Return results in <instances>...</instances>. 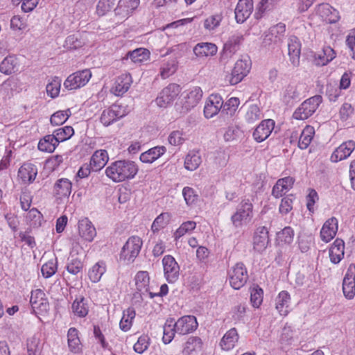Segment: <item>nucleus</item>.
<instances>
[{
    "label": "nucleus",
    "mask_w": 355,
    "mask_h": 355,
    "mask_svg": "<svg viewBox=\"0 0 355 355\" xmlns=\"http://www.w3.org/2000/svg\"><path fill=\"white\" fill-rule=\"evenodd\" d=\"M288 51L290 61L294 67H297L300 64L301 53V43L299 39L295 36H291L288 41Z\"/></svg>",
    "instance_id": "nucleus-28"
},
{
    "label": "nucleus",
    "mask_w": 355,
    "mask_h": 355,
    "mask_svg": "<svg viewBox=\"0 0 355 355\" xmlns=\"http://www.w3.org/2000/svg\"><path fill=\"white\" fill-rule=\"evenodd\" d=\"M275 307L280 315H286L291 311V296L287 291H281L275 300Z\"/></svg>",
    "instance_id": "nucleus-34"
},
{
    "label": "nucleus",
    "mask_w": 355,
    "mask_h": 355,
    "mask_svg": "<svg viewBox=\"0 0 355 355\" xmlns=\"http://www.w3.org/2000/svg\"><path fill=\"white\" fill-rule=\"evenodd\" d=\"M251 67L252 62L248 56H243L235 62L230 76V85H235L241 83L250 73Z\"/></svg>",
    "instance_id": "nucleus-4"
},
{
    "label": "nucleus",
    "mask_w": 355,
    "mask_h": 355,
    "mask_svg": "<svg viewBox=\"0 0 355 355\" xmlns=\"http://www.w3.org/2000/svg\"><path fill=\"white\" fill-rule=\"evenodd\" d=\"M78 232L80 237L87 242H92L96 236V228L87 218L78 220Z\"/></svg>",
    "instance_id": "nucleus-22"
},
{
    "label": "nucleus",
    "mask_w": 355,
    "mask_h": 355,
    "mask_svg": "<svg viewBox=\"0 0 355 355\" xmlns=\"http://www.w3.org/2000/svg\"><path fill=\"white\" fill-rule=\"evenodd\" d=\"M135 281L137 290L141 295H149L150 298L155 296L156 294L150 291V277L147 271H139L135 277Z\"/></svg>",
    "instance_id": "nucleus-21"
},
{
    "label": "nucleus",
    "mask_w": 355,
    "mask_h": 355,
    "mask_svg": "<svg viewBox=\"0 0 355 355\" xmlns=\"http://www.w3.org/2000/svg\"><path fill=\"white\" fill-rule=\"evenodd\" d=\"M58 143L53 134L46 135L40 139L37 145L39 150L44 153H51L54 152Z\"/></svg>",
    "instance_id": "nucleus-43"
},
{
    "label": "nucleus",
    "mask_w": 355,
    "mask_h": 355,
    "mask_svg": "<svg viewBox=\"0 0 355 355\" xmlns=\"http://www.w3.org/2000/svg\"><path fill=\"white\" fill-rule=\"evenodd\" d=\"M42 344L40 339L33 336L27 340V350L28 355H41Z\"/></svg>",
    "instance_id": "nucleus-57"
},
{
    "label": "nucleus",
    "mask_w": 355,
    "mask_h": 355,
    "mask_svg": "<svg viewBox=\"0 0 355 355\" xmlns=\"http://www.w3.org/2000/svg\"><path fill=\"white\" fill-rule=\"evenodd\" d=\"M175 327L176 333L184 336L195 331L198 327V323L195 316L187 315L180 317L175 322Z\"/></svg>",
    "instance_id": "nucleus-13"
},
{
    "label": "nucleus",
    "mask_w": 355,
    "mask_h": 355,
    "mask_svg": "<svg viewBox=\"0 0 355 355\" xmlns=\"http://www.w3.org/2000/svg\"><path fill=\"white\" fill-rule=\"evenodd\" d=\"M105 272L106 264L104 261H100L89 269L88 277L92 282L97 283L101 280Z\"/></svg>",
    "instance_id": "nucleus-46"
},
{
    "label": "nucleus",
    "mask_w": 355,
    "mask_h": 355,
    "mask_svg": "<svg viewBox=\"0 0 355 355\" xmlns=\"http://www.w3.org/2000/svg\"><path fill=\"white\" fill-rule=\"evenodd\" d=\"M294 182L295 179L290 176L278 180L273 186L272 195L276 198L282 197L293 187Z\"/></svg>",
    "instance_id": "nucleus-30"
},
{
    "label": "nucleus",
    "mask_w": 355,
    "mask_h": 355,
    "mask_svg": "<svg viewBox=\"0 0 355 355\" xmlns=\"http://www.w3.org/2000/svg\"><path fill=\"white\" fill-rule=\"evenodd\" d=\"M30 302L35 314L44 315L49 310V304L46 294L41 289H36L31 292Z\"/></svg>",
    "instance_id": "nucleus-10"
},
{
    "label": "nucleus",
    "mask_w": 355,
    "mask_h": 355,
    "mask_svg": "<svg viewBox=\"0 0 355 355\" xmlns=\"http://www.w3.org/2000/svg\"><path fill=\"white\" fill-rule=\"evenodd\" d=\"M338 230V220L336 217L327 219L323 224L320 237L324 243L330 242L336 235Z\"/></svg>",
    "instance_id": "nucleus-18"
},
{
    "label": "nucleus",
    "mask_w": 355,
    "mask_h": 355,
    "mask_svg": "<svg viewBox=\"0 0 355 355\" xmlns=\"http://www.w3.org/2000/svg\"><path fill=\"white\" fill-rule=\"evenodd\" d=\"M343 291L345 297L352 300L355 296V265L350 264L343 282Z\"/></svg>",
    "instance_id": "nucleus-16"
},
{
    "label": "nucleus",
    "mask_w": 355,
    "mask_h": 355,
    "mask_svg": "<svg viewBox=\"0 0 355 355\" xmlns=\"http://www.w3.org/2000/svg\"><path fill=\"white\" fill-rule=\"evenodd\" d=\"M202 163L200 153L198 150H190L184 158V166L189 171H196Z\"/></svg>",
    "instance_id": "nucleus-40"
},
{
    "label": "nucleus",
    "mask_w": 355,
    "mask_h": 355,
    "mask_svg": "<svg viewBox=\"0 0 355 355\" xmlns=\"http://www.w3.org/2000/svg\"><path fill=\"white\" fill-rule=\"evenodd\" d=\"M355 150V141L349 139L336 148L330 156L331 162L337 163L347 159Z\"/></svg>",
    "instance_id": "nucleus-14"
},
{
    "label": "nucleus",
    "mask_w": 355,
    "mask_h": 355,
    "mask_svg": "<svg viewBox=\"0 0 355 355\" xmlns=\"http://www.w3.org/2000/svg\"><path fill=\"white\" fill-rule=\"evenodd\" d=\"M176 333V327H175V321L173 318L166 320L163 327L162 340L164 344L170 343L174 338Z\"/></svg>",
    "instance_id": "nucleus-51"
},
{
    "label": "nucleus",
    "mask_w": 355,
    "mask_h": 355,
    "mask_svg": "<svg viewBox=\"0 0 355 355\" xmlns=\"http://www.w3.org/2000/svg\"><path fill=\"white\" fill-rule=\"evenodd\" d=\"M72 183L67 178L58 180L53 187V195L58 199L68 198L71 193Z\"/></svg>",
    "instance_id": "nucleus-29"
},
{
    "label": "nucleus",
    "mask_w": 355,
    "mask_h": 355,
    "mask_svg": "<svg viewBox=\"0 0 355 355\" xmlns=\"http://www.w3.org/2000/svg\"><path fill=\"white\" fill-rule=\"evenodd\" d=\"M275 128V121L272 119L263 120L255 128L253 138L257 142L266 140L271 134Z\"/></svg>",
    "instance_id": "nucleus-23"
},
{
    "label": "nucleus",
    "mask_w": 355,
    "mask_h": 355,
    "mask_svg": "<svg viewBox=\"0 0 355 355\" xmlns=\"http://www.w3.org/2000/svg\"><path fill=\"white\" fill-rule=\"evenodd\" d=\"M263 291L257 285L250 288V301L252 306L255 308L260 306L263 302Z\"/></svg>",
    "instance_id": "nucleus-60"
},
{
    "label": "nucleus",
    "mask_w": 355,
    "mask_h": 355,
    "mask_svg": "<svg viewBox=\"0 0 355 355\" xmlns=\"http://www.w3.org/2000/svg\"><path fill=\"white\" fill-rule=\"evenodd\" d=\"M253 218V205L249 200L241 202L236 212L232 216L231 221L235 227H241L248 224Z\"/></svg>",
    "instance_id": "nucleus-3"
},
{
    "label": "nucleus",
    "mask_w": 355,
    "mask_h": 355,
    "mask_svg": "<svg viewBox=\"0 0 355 355\" xmlns=\"http://www.w3.org/2000/svg\"><path fill=\"white\" fill-rule=\"evenodd\" d=\"M62 80L59 77H53L46 85V90L48 96L54 98L57 97L60 91Z\"/></svg>",
    "instance_id": "nucleus-58"
},
{
    "label": "nucleus",
    "mask_w": 355,
    "mask_h": 355,
    "mask_svg": "<svg viewBox=\"0 0 355 355\" xmlns=\"http://www.w3.org/2000/svg\"><path fill=\"white\" fill-rule=\"evenodd\" d=\"M336 56L334 50L330 46H324L322 50L314 55V63L317 66H325Z\"/></svg>",
    "instance_id": "nucleus-37"
},
{
    "label": "nucleus",
    "mask_w": 355,
    "mask_h": 355,
    "mask_svg": "<svg viewBox=\"0 0 355 355\" xmlns=\"http://www.w3.org/2000/svg\"><path fill=\"white\" fill-rule=\"evenodd\" d=\"M253 10L252 0H239L235 8V19L238 23H243Z\"/></svg>",
    "instance_id": "nucleus-25"
},
{
    "label": "nucleus",
    "mask_w": 355,
    "mask_h": 355,
    "mask_svg": "<svg viewBox=\"0 0 355 355\" xmlns=\"http://www.w3.org/2000/svg\"><path fill=\"white\" fill-rule=\"evenodd\" d=\"M143 245L141 239L138 236H130L123 246L119 259L125 263H132L139 255Z\"/></svg>",
    "instance_id": "nucleus-2"
},
{
    "label": "nucleus",
    "mask_w": 355,
    "mask_h": 355,
    "mask_svg": "<svg viewBox=\"0 0 355 355\" xmlns=\"http://www.w3.org/2000/svg\"><path fill=\"white\" fill-rule=\"evenodd\" d=\"M135 315L136 312L133 308L129 307L124 310L119 323L120 329L125 332L129 331L132 326Z\"/></svg>",
    "instance_id": "nucleus-47"
},
{
    "label": "nucleus",
    "mask_w": 355,
    "mask_h": 355,
    "mask_svg": "<svg viewBox=\"0 0 355 355\" xmlns=\"http://www.w3.org/2000/svg\"><path fill=\"white\" fill-rule=\"evenodd\" d=\"M263 116L262 112L257 105H250L246 110L244 118L247 123H253Z\"/></svg>",
    "instance_id": "nucleus-54"
},
{
    "label": "nucleus",
    "mask_w": 355,
    "mask_h": 355,
    "mask_svg": "<svg viewBox=\"0 0 355 355\" xmlns=\"http://www.w3.org/2000/svg\"><path fill=\"white\" fill-rule=\"evenodd\" d=\"M202 94L199 87H193L184 91L180 100L182 106L180 112L184 114L195 107L200 101Z\"/></svg>",
    "instance_id": "nucleus-5"
},
{
    "label": "nucleus",
    "mask_w": 355,
    "mask_h": 355,
    "mask_svg": "<svg viewBox=\"0 0 355 355\" xmlns=\"http://www.w3.org/2000/svg\"><path fill=\"white\" fill-rule=\"evenodd\" d=\"M57 259H52L43 264L41 271L42 275L45 278H49L52 277L57 271Z\"/></svg>",
    "instance_id": "nucleus-63"
},
{
    "label": "nucleus",
    "mask_w": 355,
    "mask_h": 355,
    "mask_svg": "<svg viewBox=\"0 0 355 355\" xmlns=\"http://www.w3.org/2000/svg\"><path fill=\"white\" fill-rule=\"evenodd\" d=\"M344 241L340 239H336L329 250L330 261L334 264L338 263L344 257Z\"/></svg>",
    "instance_id": "nucleus-33"
},
{
    "label": "nucleus",
    "mask_w": 355,
    "mask_h": 355,
    "mask_svg": "<svg viewBox=\"0 0 355 355\" xmlns=\"http://www.w3.org/2000/svg\"><path fill=\"white\" fill-rule=\"evenodd\" d=\"M185 140V133L182 130H173L168 137V143L174 146L182 145Z\"/></svg>",
    "instance_id": "nucleus-62"
},
{
    "label": "nucleus",
    "mask_w": 355,
    "mask_h": 355,
    "mask_svg": "<svg viewBox=\"0 0 355 355\" xmlns=\"http://www.w3.org/2000/svg\"><path fill=\"white\" fill-rule=\"evenodd\" d=\"M217 51L216 45L210 42L198 43L193 48L194 54L199 58L214 56Z\"/></svg>",
    "instance_id": "nucleus-38"
},
{
    "label": "nucleus",
    "mask_w": 355,
    "mask_h": 355,
    "mask_svg": "<svg viewBox=\"0 0 355 355\" xmlns=\"http://www.w3.org/2000/svg\"><path fill=\"white\" fill-rule=\"evenodd\" d=\"M139 0H119L114 10L115 15L121 19L128 17L139 6Z\"/></svg>",
    "instance_id": "nucleus-26"
},
{
    "label": "nucleus",
    "mask_w": 355,
    "mask_h": 355,
    "mask_svg": "<svg viewBox=\"0 0 355 355\" xmlns=\"http://www.w3.org/2000/svg\"><path fill=\"white\" fill-rule=\"evenodd\" d=\"M196 227V223L193 220H187L182 223L173 234L175 241L179 240L187 234H191Z\"/></svg>",
    "instance_id": "nucleus-52"
},
{
    "label": "nucleus",
    "mask_w": 355,
    "mask_h": 355,
    "mask_svg": "<svg viewBox=\"0 0 355 355\" xmlns=\"http://www.w3.org/2000/svg\"><path fill=\"white\" fill-rule=\"evenodd\" d=\"M108 160L107 152L105 150H98L92 155L89 165L92 171H99L106 165Z\"/></svg>",
    "instance_id": "nucleus-32"
},
{
    "label": "nucleus",
    "mask_w": 355,
    "mask_h": 355,
    "mask_svg": "<svg viewBox=\"0 0 355 355\" xmlns=\"http://www.w3.org/2000/svg\"><path fill=\"white\" fill-rule=\"evenodd\" d=\"M178 62L175 57L165 59L159 69V75L163 79H166L172 76L178 69Z\"/></svg>",
    "instance_id": "nucleus-39"
},
{
    "label": "nucleus",
    "mask_w": 355,
    "mask_h": 355,
    "mask_svg": "<svg viewBox=\"0 0 355 355\" xmlns=\"http://www.w3.org/2000/svg\"><path fill=\"white\" fill-rule=\"evenodd\" d=\"M293 238L294 231L291 227H286L277 234V242L280 245L291 243Z\"/></svg>",
    "instance_id": "nucleus-55"
},
{
    "label": "nucleus",
    "mask_w": 355,
    "mask_h": 355,
    "mask_svg": "<svg viewBox=\"0 0 355 355\" xmlns=\"http://www.w3.org/2000/svg\"><path fill=\"white\" fill-rule=\"evenodd\" d=\"M164 274L168 283L175 282L180 276V266L171 255H166L162 259Z\"/></svg>",
    "instance_id": "nucleus-12"
},
{
    "label": "nucleus",
    "mask_w": 355,
    "mask_h": 355,
    "mask_svg": "<svg viewBox=\"0 0 355 355\" xmlns=\"http://www.w3.org/2000/svg\"><path fill=\"white\" fill-rule=\"evenodd\" d=\"M180 92V87L177 84H169L164 87L155 99L156 104L159 107H166L175 99Z\"/></svg>",
    "instance_id": "nucleus-11"
},
{
    "label": "nucleus",
    "mask_w": 355,
    "mask_h": 355,
    "mask_svg": "<svg viewBox=\"0 0 355 355\" xmlns=\"http://www.w3.org/2000/svg\"><path fill=\"white\" fill-rule=\"evenodd\" d=\"M150 51L144 48H138L134 51H129L126 58H130L134 63H141L150 59Z\"/></svg>",
    "instance_id": "nucleus-48"
},
{
    "label": "nucleus",
    "mask_w": 355,
    "mask_h": 355,
    "mask_svg": "<svg viewBox=\"0 0 355 355\" xmlns=\"http://www.w3.org/2000/svg\"><path fill=\"white\" fill-rule=\"evenodd\" d=\"M269 242L268 230L265 227H258L253 236V250L261 254L267 248Z\"/></svg>",
    "instance_id": "nucleus-19"
},
{
    "label": "nucleus",
    "mask_w": 355,
    "mask_h": 355,
    "mask_svg": "<svg viewBox=\"0 0 355 355\" xmlns=\"http://www.w3.org/2000/svg\"><path fill=\"white\" fill-rule=\"evenodd\" d=\"M223 105V100L220 95L216 94L209 95L204 107L205 116L207 119L214 117L219 112Z\"/></svg>",
    "instance_id": "nucleus-17"
},
{
    "label": "nucleus",
    "mask_w": 355,
    "mask_h": 355,
    "mask_svg": "<svg viewBox=\"0 0 355 355\" xmlns=\"http://www.w3.org/2000/svg\"><path fill=\"white\" fill-rule=\"evenodd\" d=\"M278 1L279 0H261L257 8V18L261 17L265 12L272 9Z\"/></svg>",
    "instance_id": "nucleus-64"
},
{
    "label": "nucleus",
    "mask_w": 355,
    "mask_h": 355,
    "mask_svg": "<svg viewBox=\"0 0 355 355\" xmlns=\"http://www.w3.org/2000/svg\"><path fill=\"white\" fill-rule=\"evenodd\" d=\"M67 341L69 350L73 353H78L81 351L82 345L79 338L78 331L71 327L67 332Z\"/></svg>",
    "instance_id": "nucleus-42"
},
{
    "label": "nucleus",
    "mask_w": 355,
    "mask_h": 355,
    "mask_svg": "<svg viewBox=\"0 0 355 355\" xmlns=\"http://www.w3.org/2000/svg\"><path fill=\"white\" fill-rule=\"evenodd\" d=\"M52 134L59 144L69 139L74 135V130L71 126L66 125L55 130Z\"/></svg>",
    "instance_id": "nucleus-53"
},
{
    "label": "nucleus",
    "mask_w": 355,
    "mask_h": 355,
    "mask_svg": "<svg viewBox=\"0 0 355 355\" xmlns=\"http://www.w3.org/2000/svg\"><path fill=\"white\" fill-rule=\"evenodd\" d=\"M316 14L327 23L333 24L338 21V12L328 3H322L318 6Z\"/></svg>",
    "instance_id": "nucleus-24"
},
{
    "label": "nucleus",
    "mask_w": 355,
    "mask_h": 355,
    "mask_svg": "<svg viewBox=\"0 0 355 355\" xmlns=\"http://www.w3.org/2000/svg\"><path fill=\"white\" fill-rule=\"evenodd\" d=\"M132 83L130 74H121L115 79L110 92L116 96H121L128 91Z\"/></svg>",
    "instance_id": "nucleus-20"
},
{
    "label": "nucleus",
    "mask_w": 355,
    "mask_h": 355,
    "mask_svg": "<svg viewBox=\"0 0 355 355\" xmlns=\"http://www.w3.org/2000/svg\"><path fill=\"white\" fill-rule=\"evenodd\" d=\"M223 19L221 13H216L208 17L204 21V27L208 31L215 30L220 24Z\"/></svg>",
    "instance_id": "nucleus-61"
},
{
    "label": "nucleus",
    "mask_w": 355,
    "mask_h": 355,
    "mask_svg": "<svg viewBox=\"0 0 355 355\" xmlns=\"http://www.w3.org/2000/svg\"><path fill=\"white\" fill-rule=\"evenodd\" d=\"M19 62L14 55L6 57L0 63V71L4 74L10 75L18 70Z\"/></svg>",
    "instance_id": "nucleus-44"
},
{
    "label": "nucleus",
    "mask_w": 355,
    "mask_h": 355,
    "mask_svg": "<svg viewBox=\"0 0 355 355\" xmlns=\"http://www.w3.org/2000/svg\"><path fill=\"white\" fill-rule=\"evenodd\" d=\"M203 351V343L199 337L192 336L184 343L182 352L187 355H201Z\"/></svg>",
    "instance_id": "nucleus-31"
},
{
    "label": "nucleus",
    "mask_w": 355,
    "mask_h": 355,
    "mask_svg": "<svg viewBox=\"0 0 355 355\" xmlns=\"http://www.w3.org/2000/svg\"><path fill=\"white\" fill-rule=\"evenodd\" d=\"M37 174V168L35 165L31 163H24L18 171V178L24 184L32 183Z\"/></svg>",
    "instance_id": "nucleus-27"
},
{
    "label": "nucleus",
    "mask_w": 355,
    "mask_h": 355,
    "mask_svg": "<svg viewBox=\"0 0 355 355\" xmlns=\"http://www.w3.org/2000/svg\"><path fill=\"white\" fill-rule=\"evenodd\" d=\"M321 102L322 97L319 95L306 99L295 110L293 117L297 120L308 119L316 111Z\"/></svg>",
    "instance_id": "nucleus-6"
},
{
    "label": "nucleus",
    "mask_w": 355,
    "mask_h": 355,
    "mask_svg": "<svg viewBox=\"0 0 355 355\" xmlns=\"http://www.w3.org/2000/svg\"><path fill=\"white\" fill-rule=\"evenodd\" d=\"M239 336L235 328L228 330L221 338L220 345L222 349L229 351L232 349L239 341Z\"/></svg>",
    "instance_id": "nucleus-36"
},
{
    "label": "nucleus",
    "mask_w": 355,
    "mask_h": 355,
    "mask_svg": "<svg viewBox=\"0 0 355 355\" xmlns=\"http://www.w3.org/2000/svg\"><path fill=\"white\" fill-rule=\"evenodd\" d=\"M230 283L231 286L238 290L243 287L248 279L247 270L242 263H236L229 271Z\"/></svg>",
    "instance_id": "nucleus-9"
},
{
    "label": "nucleus",
    "mask_w": 355,
    "mask_h": 355,
    "mask_svg": "<svg viewBox=\"0 0 355 355\" xmlns=\"http://www.w3.org/2000/svg\"><path fill=\"white\" fill-rule=\"evenodd\" d=\"M166 151V148L163 146H157L150 148L146 152L140 155L139 159L141 162L146 164H151L161 156H162Z\"/></svg>",
    "instance_id": "nucleus-35"
},
{
    "label": "nucleus",
    "mask_w": 355,
    "mask_h": 355,
    "mask_svg": "<svg viewBox=\"0 0 355 355\" xmlns=\"http://www.w3.org/2000/svg\"><path fill=\"white\" fill-rule=\"evenodd\" d=\"M139 168L130 160H118L112 162L105 171L106 176L114 182L131 180L138 173Z\"/></svg>",
    "instance_id": "nucleus-1"
},
{
    "label": "nucleus",
    "mask_w": 355,
    "mask_h": 355,
    "mask_svg": "<svg viewBox=\"0 0 355 355\" xmlns=\"http://www.w3.org/2000/svg\"><path fill=\"white\" fill-rule=\"evenodd\" d=\"M286 31V26L282 23L271 27L263 37L265 45L278 44L283 41Z\"/></svg>",
    "instance_id": "nucleus-15"
},
{
    "label": "nucleus",
    "mask_w": 355,
    "mask_h": 355,
    "mask_svg": "<svg viewBox=\"0 0 355 355\" xmlns=\"http://www.w3.org/2000/svg\"><path fill=\"white\" fill-rule=\"evenodd\" d=\"M127 114L128 111L125 106L119 104H113L103 110L100 116V121L104 126L107 127Z\"/></svg>",
    "instance_id": "nucleus-7"
},
{
    "label": "nucleus",
    "mask_w": 355,
    "mask_h": 355,
    "mask_svg": "<svg viewBox=\"0 0 355 355\" xmlns=\"http://www.w3.org/2000/svg\"><path fill=\"white\" fill-rule=\"evenodd\" d=\"M171 214L169 212H162L158 215L153 220L150 230L155 234L164 229L171 222Z\"/></svg>",
    "instance_id": "nucleus-45"
},
{
    "label": "nucleus",
    "mask_w": 355,
    "mask_h": 355,
    "mask_svg": "<svg viewBox=\"0 0 355 355\" xmlns=\"http://www.w3.org/2000/svg\"><path fill=\"white\" fill-rule=\"evenodd\" d=\"M25 220L30 227H39L42 224L43 216L36 208H33L25 215Z\"/></svg>",
    "instance_id": "nucleus-49"
},
{
    "label": "nucleus",
    "mask_w": 355,
    "mask_h": 355,
    "mask_svg": "<svg viewBox=\"0 0 355 355\" xmlns=\"http://www.w3.org/2000/svg\"><path fill=\"white\" fill-rule=\"evenodd\" d=\"M83 268V263L79 257H69L67 270L72 275H78Z\"/></svg>",
    "instance_id": "nucleus-59"
},
{
    "label": "nucleus",
    "mask_w": 355,
    "mask_h": 355,
    "mask_svg": "<svg viewBox=\"0 0 355 355\" xmlns=\"http://www.w3.org/2000/svg\"><path fill=\"white\" fill-rule=\"evenodd\" d=\"M71 311L74 316L85 318L89 312L87 300L81 296L76 297L71 304Z\"/></svg>",
    "instance_id": "nucleus-41"
},
{
    "label": "nucleus",
    "mask_w": 355,
    "mask_h": 355,
    "mask_svg": "<svg viewBox=\"0 0 355 355\" xmlns=\"http://www.w3.org/2000/svg\"><path fill=\"white\" fill-rule=\"evenodd\" d=\"M92 76L89 69L76 71L67 78L64 82V87L69 90L81 88L87 84Z\"/></svg>",
    "instance_id": "nucleus-8"
},
{
    "label": "nucleus",
    "mask_w": 355,
    "mask_h": 355,
    "mask_svg": "<svg viewBox=\"0 0 355 355\" xmlns=\"http://www.w3.org/2000/svg\"><path fill=\"white\" fill-rule=\"evenodd\" d=\"M315 135V129L313 126L306 125L302 130L298 142V146L301 149H306L311 144Z\"/></svg>",
    "instance_id": "nucleus-50"
},
{
    "label": "nucleus",
    "mask_w": 355,
    "mask_h": 355,
    "mask_svg": "<svg viewBox=\"0 0 355 355\" xmlns=\"http://www.w3.org/2000/svg\"><path fill=\"white\" fill-rule=\"evenodd\" d=\"M71 115V112L69 109L57 111L51 116V124L53 126L62 125L67 121Z\"/></svg>",
    "instance_id": "nucleus-56"
}]
</instances>
